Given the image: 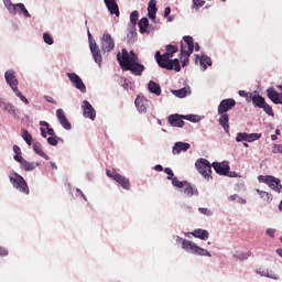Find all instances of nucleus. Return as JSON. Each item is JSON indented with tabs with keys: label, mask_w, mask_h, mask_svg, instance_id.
<instances>
[{
	"label": "nucleus",
	"mask_w": 282,
	"mask_h": 282,
	"mask_svg": "<svg viewBox=\"0 0 282 282\" xmlns=\"http://www.w3.org/2000/svg\"><path fill=\"white\" fill-rule=\"evenodd\" d=\"M122 72H131L132 76H142L147 67L138 62V59L130 58L129 62L119 64Z\"/></svg>",
	"instance_id": "nucleus-1"
},
{
	"label": "nucleus",
	"mask_w": 282,
	"mask_h": 282,
	"mask_svg": "<svg viewBox=\"0 0 282 282\" xmlns=\"http://www.w3.org/2000/svg\"><path fill=\"white\" fill-rule=\"evenodd\" d=\"M0 109L14 118L15 120H21V110L14 106V104L8 101V99L0 97Z\"/></svg>",
	"instance_id": "nucleus-2"
},
{
	"label": "nucleus",
	"mask_w": 282,
	"mask_h": 282,
	"mask_svg": "<svg viewBox=\"0 0 282 282\" xmlns=\"http://www.w3.org/2000/svg\"><path fill=\"white\" fill-rule=\"evenodd\" d=\"M0 109L14 118L15 120H21V110L14 106V104L8 101V99L0 97Z\"/></svg>",
	"instance_id": "nucleus-3"
},
{
	"label": "nucleus",
	"mask_w": 282,
	"mask_h": 282,
	"mask_svg": "<svg viewBox=\"0 0 282 282\" xmlns=\"http://www.w3.org/2000/svg\"><path fill=\"white\" fill-rule=\"evenodd\" d=\"M258 182H260V184H267V186H269V188H271V191H274L275 193H282L281 180L276 178L275 176L259 175Z\"/></svg>",
	"instance_id": "nucleus-4"
},
{
	"label": "nucleus",
	"mask_w": 282,
	"mask_h": 282,
	"mask_svg": "<svg viewBox=\"0 0 282 282\" xmlns=\"http://www.w3.org/2000/svg\"><path fill=\"white\" fill-rule=\"evenodd\" d=\"M196 170L205 180H213V164L206 159H198L195 162Z\"/></svg>",
	"instance_id": "nucleus-5"
},
{
	"label": "nucleus",
	"mask_w": 282,
	"mask_h": 282,
	"mask_svg": "<svg viewBox=\"0 0 282 282\" xmlns=\"http://www.w3.org/2000/svg\"><path fill=\"white\" fill-rule=\"evenodd\" d=\"M9 180L13 187L20 191V193H24V195H30V187L28 186V183L25 182V178H23V176L17 173H11Z\"/></svg>",
	"instance_id": "nucleus-6"
},
{
	"label": "nucleus",
	"mask_w": 282,
	"mask_h": 282,
	"mask_svg": "<svg viewBox=\"0 0 282 282\" xmlns=\"http://www.w3.org/2000/svg\"><path fill=\"white\" fill-rule=\"evenodd\" d=\"M182 248L183 250H186L187 252H192V254H199L200 257H212L210 252L208 250L196 246L195 242L184 239L182 241Z\"/></svg>",
	"instance_id": "nucleus-7"
},
{
	"label": "nucleus",
	"mask_w": 282,
	"mask_h": 282,
	"mask_svg": "<svg viewBox=\"0 0 282 282\" xmlns=\"http://www.w3.org/2000/svg\"><path fill=\"white\" fill-rule=\"evenodd\" d=\"M13 152L15 153L13 160L19 162L24 171H34V169L39 166V163L28 162L25 159H23L21 148L19 145L13 147Z\"/></svg>",
	"instance_id": "nucleus-8"
},
{
	"label": "nucleus",
	"mask_w": 282,
	"mask_h": 282,
	"mask_svg": "<svg viewBox=\"0 0 282 282\" xmlns=\"http://www.w3.org/2000/svg\"><path fill=\"white\" fill-rule=\"evenodd\" d=\"M183 41L184 42H181V56H191L195 51V41L191 35H184Z\"/></svg>",
	"instance_id": "nucleus-9"
},
{
	"label": "nucleus",
	"mask_w": 282,
	"mask_h": 282,
	"mask_svg": "<svg viewBox=\"0 0 282 282\" xmlns=\"http://www.w3.org/2000/svg\"><path fill=\"white\" fill-rule=\"evenodd\" d=\"M4 80L12 91L19 89V79L17 78V70L13 68L4 72Z\"/></svg>",
	"instance_id": "nucleus-10"
},
{
	"label": "nucleus",
	"mask_w": 282,
	"mask_h": 282,
	"mask_svg": "<svg viewBox=\"0 0 282 282\" xmlns=\"http://www.w3.org/2000/svg\"><path fill=\"white\" fill-rule=\"evenodd\" d=\"M66 76L70 80L75 89H78V91H80L82 94H87V86H85V83L83 82L80 76H78V74L67 73Z\"/></svg>",
	"instance_id": "nucleus-11"
},
{
	"label": "nucleus",
	"mask_w": 282,
	"mask_h": 282,
	"mask_svg": "<svg viewBox=\"0 0 282 282\" xmlns=\"http://www.w3.org/2000/svg\"><path fill=\"white\" fill-rule=\"evenodd\" d=\"M106 175L115 180V182L120 184V186L126 191H129L131 188V182H129V178H127L126 176H122L119 173L111 172L109 170H107Z\"/></svg>",
	"instance_id": "nucleus-12"
},
{
	"label": "nucleus",
	"mask_w": 282,
	"mask_h": 282,
	"mask_svg": "<svg viewBox=\"0 0 282 282\" xmlns=\"http://www.w3.org/2000/svg\"><path fill=\"white\" fill-rule=\"evenodd\" d=\"M155 61L162 69H167L169 72L173 70V67L171 66V57H169V54H160V51L155 52Z\"/></svg>",
	"instance_id": "nucleus-13"
},
{
	"label": "nucleus",
	"mask_w": 282,
	"mask_h": 282,
	"mask_svg": "<svg viewBox=\"0 0 282 282\" xmlns=\"http://www.w3.org/2000/svg\"><path fill=\"white\" fill-rule=\"evenodd\" d=\"M116 47V41L109 33H105L101 37V50L102 52H113V48Z\"/></svg>",
	"instance_id": "nucleus-14"
},
{
	"label": "nucleus",
	"mask_w": 282,
	"mask_h": 282,
	"mask_svg": "<svg viewBox=\"0 0 282 282\" xmlns=\"http://www.w3.org/2000/svg\"><path fill=\"white\" fill-rule=\"evenodd\" d=\"M130 58H132L133 61H139L138 54H135V52L133 51H130L129 54V51H127V48H122L121 54H117V61L119 65H122V63H129Z\"/></svg>",
	"instance_id": "nucleus-15"
},
{
	"label": "nucleus",
	"mask_w": 282,
	"mask_h": 282,
	"mask_svg": "<svg viewBox=\"0 0 282 282\" xmlns=\"http://www.w3.org/2000/svg\"><path fill=\"white\" fill-rule=\"evenodd\" d=\"M237 101L232 98L223 99L218 105V113H228V111L235 109Z\"/></svg>",
	"instance_id": "nucleus-16"
},
{
	"label": "nucleus",
	"mask_w": 282,
	"mask_h": 282,
	"mask_svg": "<svg viewBox=\"0 0 282 282\" xmlns=\"http://www.w3.org/2000/svg\"><path fill=\"white\" fill-rule=\"evenodd\" d=\"M261 140V133L239 132L236 137V142H257Z\"/></svg>",
	"instance_id": "nucleus-17"
},
{
	"label": "nucleus",
	"mask_w": 282,
	"mask_h": 282,
	"mask_svg": "<svg viewBox=\"0 0 282 282\" xmlns=\"http://www.w3.org/2000/svg\"><path fill=\"white\" fill-rule=\"evenodd\" d=\"M212 166L214 171L217 173V175H228V172L230 171V162L228 161H223L221 163L219 162H214L212 163Z\"/></svg>",
	"instance_id": "nucleus-18"
},
{
	"label": "nucleus",
	"mask_w": 282,
	"mask_h": 282,
	"mask_svg": "<svg viewBox=\"0 0 282 282\" xmlns=\"http://www.w3.org/2000/svg\"><path fill=\"white\" fill-rule=\"evenodd\" d=\"M84 118H89V120H96V109L88 100H84L82 104Z\"/></svg>",
	"instance_id": "nucleus-19"
},
{
	"label": "nucleus",
	"mask_w": 282,
	"mask_h": 282,
	"mask_svg": "<svg viewBox=\"0 0 282 282\" xmlns=\"http://www.w3.org/2000/svg\"><path fill=\"white\" fill-rule=\"evenodd\" d=\"M56 118L61 124V127H63V129H65L66 131H72V122H69V120L67 119V116H65V111L63 109H57L56 110Z\"/></svg>",
	"instance_id": "nucleus-20"
},
{
	"label": "nucleus",
	"mask_w": 282,
	"mask_h": 282,
	"mask_svg": "<svg viewBox=\"0 0 282 282\" xmlns=\"http://www.w3.org/2000/svg\"><path fill=\"white\" fill-rule=\"evenodd\" d=\"M90 52L93 54V58L95 63H97L98 67H102V55L100 54V47L96 42H90Z\"/></svg>",
	"instance_id": "nucleus-21"
},
{
	"label": "nucleus",
	"mask_w": 282,
	"mask_h": 282,
	"mask_svg": "<svg viewBox=\"0 0 282 282\" xmlns=\"http://www.w3.org/2000/svg\"><path fill=\"white\" fill-rule=\"evenodd\" d=\"M267 96L273 105H282V93L276 91L274 87H269L267 89Z\"/></svg>",
	"instance_id": "nucleus-22"
},
{
	"label": "nucleus",
	"mask_w": 282,
	"mask_h": 282,
	"mask_svg": "<svg viewBox=\"0 0 282 282\" xmlns=\"http://www.w3.org/2000/svg\"><path fill=\"white\" fill-rule=\"evenodd\" d=\"M12 17H17V14H22L24 19H32V14H30V11H28V8H25V4L23 2L15 3L14 12H11Z\"/></svg>",
	"instance_id": "nucleus-23"
},
{
	"label": "nucleus",
	"mask_w": 282,
	"mask_h": 282,
	"mask_svg": "<svg viewBox=\"0 0 282 282\" xmlns=\"http://www.w3.org/2000/svg\"><path fill=\"white\" fill-rule=\"evenodd\" d=\"M167 121L171 127H178L180 129H182V127H184V115H170L167 117Z\"/></svg>",
	"instance_id": "nucleus-24"
},
{
	"label": "nucleus",
	"mask_w": 282,
	"mask_h": 282,
	"mask_svg": "<svg viewBox=\"0 0 282 282\" xmlns=\"http://www.w3.org/2000/svg\"><path fill=\"white\" fill-rule=\"evenodd\" d=\"M104 2L110 14L120 17V8L118 7V2L116 0H104Z\"/></svg>",
	"instance_id": "nucleus-25"
},
{
	"label": "nucleus",
	"mask_w": 282,
	"mask_h": 282,
	"mask_svg": "<svg viewBox=\"0 0 282 282\" xmlns=\"http://www.w3.org/2000/svg\"><path fill=\"white\" fill-rule=\"evenodd\" d=\"M127 41L130 45H133V43L138 41V30L135 29V26H128Z\"/></svg>",
	"instance_id": "nucleus-26"
},
{
	"label": "nucleus",
	"mask_w": 282,
	"mask_h": 282,
	"mask_svg": "<svg viewBox=\"0 0 282 282\" xmlns=\"http://www.w3.org/2000/svg\"><path fill=\"white\" fill-rule=\"evenodd\" d=\"M218 116H220V118L218 119L219 124H221L223 129L226 131V133H228L230 131V118L228 113L223 112L218 113Z\"/></svg>",
	"instance_id": "nucleus-27"
},
{
	"label": "nucleus",
	"mask_w": 282,
	"mask_h": 282,
	"mask_svg": "<svg viewBox=\"0 0 282 282\" xmlns=\"http://www.w3.org/2000/svg\"><path fill=\"white\" fill-rule=\"evenodd\" d=\"M147 102H149L145 98L138 96L134 100V105L139 111V113H147Z\"/></svg>",
	"instance_id": "nucleus-28"
},
{
	"label": "nucleus",
	"mask_w": 282,
	"mask_h": 282,
	"mask_svg": "<svg viewBox=\"0 0 282 282\" xmlns=\"http://www.w3.org/2000/svg\"><path fill=\"white\" fill-rule=\"evenodd\" d=\"M148 89L150 94H154V96H162V86L154 80L148 83Z\"/></svg>",
	"instance_id": "nucleus-29"
},
{
	"label": "nucleus",
	"mask_w": 282,
	"mask_h": 282,
	"mask_svg": "<svg viewBox=\"0 0 282 282\" xmlns=\"http://www.w3.org/2000/svg\"><path fill=\"white\" fill-rule=\"evenodd\" d=\"M256 192L259 195L260 199H262V202H265V204H271L272 199H274V196L270 192L259 188H257Z\"/></svg>",
	"instance_id": "nucleus-30"
},
{
	"label": "nucleus",
	"mask_w": 282,
	"mask_h": 282,
	"mask_svg": "<svg viewBox=\"0 0 282 282\" xmlns=\"http://www.w3.org/2000/svg\"><path fill=\"white\" fill-rule=\"evenodd\" d=\"M249 98L252 101V105L258 107V109H261L265 102V98H263L261 95L250 94Z\"/></svg>",
	"instance_id": "nucleus-31"
},
{
	"label": "nucleus",
	"mask_w": 282,
	"mask_h": 282,
	"mask_svg": "<svg viewBox=\"0 0 282 282\" xmlns=\"http://www.w3.org/2000/svg\"><path fill=\"white\" fill-rule=\"evenodd\" d=\"M191 235L196 239H200L202 241H206L208 237H210V234H208V230L206 229H196L192 231Z\"/></svg>",
	"instance_id": "nucleus-32"
},
{
	"label": "nucleus",
	"mask_w": 282,
	"mask_h": 282,
	"mask_svg": "<svg viewBox=\"0 0 282 282\" xmlns=\"http://www.w3.org/2000/svg\"><path fill=\"white\" fill-rule=\"evenodd\" d=\"M200 67L203 68V72H206L208 67H213V59L208 55H202L199 58Z\"/></svg>",
	"instance_id": "nucleus-33"
},
{
	"label": "nucleus",
	"mask_w": 282,
	"mask_h": 282,
	"mask_svg": "<svg viewBox=\"0 0 282 282\" xmlns=\"http://www.w3.org/2000/svg\"><path fill=\"white\" fill-rule=\"evenodd\" d=\"M46 133L50 135L46 142H63V139L54 132V128H46Z\"/></svg>",
	"instance_id": "nucleus-34"
},
{
	"label": "nucleus",
	"mask_w": 282,
	"mask_h": 282,
	"mask_svg": "<svg viewBox=\"0 0 282 282\" xmlns=\"http://www.w3.org/2000/svg\"><path fill=\"white\" fill-rule=\"evenodd\" d=\"M188 149H191V144L176 142L173 147V153L174 155H177V153H182V151H188Z\"/></svg>",
	"instance_id": "nucleus-35"
},
{
	"label": "nucleus",
	"mask_w": 282,
	"mask_h": 282,
	"mask_svg": "<svg viewBox=\"0 0 282 282\" xmlns=\"http://www.w3.org/2000/svg\"><path fill=\"white\" fill-rule=\"evenodd\" d=\"M183 188V193L186 195V197H193V195L197 194V189L194 188L191 183L185 182Z\"/></svg>",
	"instance_id": "nucleus-36"
},
{
	"label": "nucleus",
	"mask_w": 282,
	"mask_h": 282,
	"mask_svg": "<svg viewBox=\"0 0 282 282\" xmlns=\"http://www.w3.org/2000/svg\"><path fill=\"white\" fill-rule=\"evenodd\" d=\"M138 26H139L140 34H147V30L149 29V19L148 18H142L138 22Z\"/></svg>",
	"instance_id": "nucleus-37"
},
{
	"label": "nucleus",
	"mask_w": 282,
	"mask_h": 282,
	"mask_svg": "<svg viewBox=\"0 0 282 282\" xmlns=\"http://www.w3.org/2000/svg\"><path fill=\"white\" fill-rule=\"evenodd\" d=\"M173 96L176 98H186L191 94V88H180L177 90H172Z\"/></svg>",
	"instance_id": "nucleus-38"
},
{
	"label": "nucleus",
	"mask_w": 282,
	"mask_h": 282,
	"mask_svg": "<svg viewBox=\"0 0 282 282\" xmlns=\"http://www.w3.org/2000/svg\"><path fill=\"white\" fill-rule=\"evenodd\" d=\"M252 257V251L238 252L234 254V259L237 261H246Z\"/></svg>",
	"instance_id": "nucleus-39"
},
{
	"label": "nucleus",
	"mask_w": 282,
	"mask_h": 282,
	"mask_svg": "<svg viewBox=\"0 0 282 282\" xmlns=\"http://www.w3.org/2000/svg\"><path fill=\"white\" fill-rule=\"evenodd\" d=\"M33 151L41 158H44V160H50V156H47V154H45V152L43 151V147H41V143H34Z\"/></svg>",
	"instance_id": "nucleus-40"
},
{
	"label": "nucleus",
	"mask_w": 282,
	"mask_h": 282,
	"mask_svg": "<svg viewBox=\"0 0 282 282\" xmlns=\"http://www.w3.org/2000/svg\"><path fill=\"white\" fill-rule=\"evenodd\" d=\"M140 18V12L138 11H132L130 14V23L128 26H133L135 28L138 25V19Z\"/></svg>",
	"instance_id": "nucleus-41"
},
{
	"label": "nucleus",
	"mask_w": 282,
	"mask_h": 282,
	"mask_svg": "<svg viewBox=\"0 0 282 282\" xmlns=\"http://www.w3.org/2000/svg\"><path fill=\"white\" fill-rule=\"evenodd\" d=\"M148 14H158V1L150 0L148 4Z\"/></svg>",
	"instance_id": "nucleus-42"
},
{
	"label": "nucleus",
	"mask_w": 282,
	"mask_h": 282,
	"mask_svg": "<svg viewBox=\"0 0 282 282\" xmlns=\"http://www.w3.org/2000/svg\"><path fill=\"white\" fill-rule=\"evenodd\" d=\"M177 51H178L177 46L172 45V44H167L165 46V53L164 54H167V56L170 58H173V54H177Z\"/></svg>",
	"instance_id": "nucleus-43"
},
{
	"label": "nucleus",
	"mask_w": 282,
	"mask_h": 282,
	"mask_svg": "<svg viewBox=\"0 0 282 282\" xmlns=\"http://www.w3.org/2000/svg\"><path fill=\"white\" fill-rule=\"evenodd\" d=\"M13 94H15V96L21 100V102H24V105H30V100L28 99V97L23 96V93H21L19 88L13 90Z\"/></svg>",
	"instance_id": "nucleus-44"
},
{
	"label": "nucleus",
	"mask_w": 282,
	"mask_h": 282,
	"mask_svg": "<svg viewBox=\"0 0 282 282\" xmlns=\"http://www.w3.org/2000/svg\"><path fill=\"white\" fill-rule=\"evenodd\" d=\"M170 65L174 72H182V66L180 65V59H170Z\"/></svg>",
	"instance_id": "nucleus-45"
},
{
	"label": "nucleus",
	"mask_w": 282,
	"mask_h": 282,
	"mask_svg": "<svg viewBox=\"0 0 282 282\" xmlns=\"http://www.w3.org/2000/svg\"><path fill=\"white\" fill-rule=\"evenodd\" d=\"M192 10H199V8H204L206 6V1L204 0H192Z\"/></svg>",
	"instance_id": "nucleus-46"
},
{
	"label": "nucleus",
	"mask_w": 282,
	"mask_h": 282,
	"mask_svg": "<svg viewBox=\"0 0 282 282\" xmlns=\"http://www.w3.org/2000/svg\"><path fill=\"white\" fill-rule=\"evenodd\" d=\"M4 8H7L9 14H11V12H14V8L17 4L12 3V0H2Z\"/></svg>",
	"instance_id": "nucleus-47"
},
{
	"label": "nucleus",
	"mask_w": 282,
	"mask_h": 282,
	"mask_svg": "<svg viewBox=\"0 0 282 282\" xmlns=\"http://www.w3.org/2000/svg\"><path fill=\"white\" fill-rule=\"evenodd\" d=\"M43 41L46 45H54V37L47 32L43 33Z\"/></svg>",
	"instance_id": "nucleus-48"
},
{
	"label": "nucleus",
	"mask_w": 282,
	"mask_h": 282,
	"mask_svg": "<svg viewBox=\"0 0 282 282\" xmlns=\"http://www.w3.org/2000/svg\"><path fill=\"white\" fill-rule=\"evenodd\" d=\"M183 120H188V122H199V116H197V115H183Z\"/></svg>",
	"instance_id": "nucleus-49"
},
{
	"label": "nucleus",
	"mask_w": 282,
	"mask_h": 282,
	"mask_svg": "<svg viewBox=\"0 0 282 282\" xmlns=\"http://www.w3.org/2000/svg\"><path fill=\"white\" fill-rule=\"evenodd\" d=\"M260 109H263V111H264V113H267V116L274 117V111L272 110V107L270 105H268V102H264V105H262V107Z\"/></svg>",
	"instance_id": "nucleus-50"
},
{
	"label": "nucleus",
	"mask_w": 282,
	"mask_h": 282,
	"mask_svg": "<svg viewBox=\"0 0 282 282\" xmlns=\"http://www.w3.org/2000/svg\"><path fill=\"white\" fill-rule=\"evenodd\" d=\"M21 135H22V139L24 140V142H32V134H30V132L28 130L22 129Z\"/></svg>",
	"instance_id": "nucleus-51"
},
{
	"label": "nucleus",
	"mask_w": 282,
	"mask_h": 282,
	"mask_svg": "<svg viewBox=\"0 0 282 282\" xmlns=\"http://www.w3.org/2000/svg\"><path fill=\"white\" fill-rule=\"evenodd\" d=\"M119 85H121V87L126 90V91H129V89H131V83L124 78V79H121Z\"/></svg>",
	"instance_id": "nucleus-52"
},
{
	"label": "nucleus",
	"mask_w": 282,
	"mask_h": 282,
	"mask_svg": "<svg viewBox=\"0 0 282 282\" xmlns=\"http://www.w3.org/2000/svg\"><path fill=\"white\" fill-rule=\"evenodd\" d=\"M173 186H176V188H182L184 184H186V181L182 182L178 181L177 177H174L172 181Z\"/></svg>",
	"instance_id": "nucleus-53"
},
{
	"label": "nucleus",
	"mask_w": 282,
	"mask_h": 282,
	"mask_svg": "<svg viewBox=\"0 0 282 282\" xmlns=\"http://www.w3.org/2000/svg\"><path fill=\"white\" fill-rule=\"evenodd\" d=\"M155 30H158V28L153 24H148V30L145 31V34L151 35V34H155Z\"/></svg>",
	"instance_id": "nucleus-54"
},
{
	"label": "nucleus",
	"mask_w": 282,
	"mask_h": 282,
	"mask_svg": "<svg viewBox=\"0 0 282 282\" xmlns=\"http://www.w3.org/2000/svg\"><path fill=\"white\" fill-rule=\"evenodd\" d=\"M164 173H166L167 175V180L172 181L174 178V173L173 170H171V167H165Z\"/></svg>",
	"instance_id": "nucleus-55"
},
{
	"label": "nucleus",
	"mask_w": 282,
	"mask_h": 282,
	"mask_svg": "<svg viewBox=\"0 0 282 282\" xmlns=\"http://www.w3.org/2000/svg\"><path fill=\"white\" fill-rule=\"evenodd\" d=\"M198 210L202 215H206L207 217H210V215H213V212L208 208L200 207L198 208Z\"/></svg>",
	"instance_id": "nucleus-56"
},
{
	"label": "nucleus",
	"mask_w": 282,
	"mask_h": 282,
	"mask_svg": "<svg viewBox=\"0 0 282 282\" xmlns=\"http://www.w3.org/2000/svg\"><path fill=\"white\" fill-rule=\"evenodd\" d=\"M156 13H150L148 14L150 21H152V23H154V25H158V23H160V21H158V17L155 15Z\"/></svg>",
	"instance_id": "nucleus-57"
},
{
	"label": "nucleus",
	"mask_w": 282,
	"mask_h": 282,
	"mask_svg": "<svg viewBox=\"0 0 282 282\" xmlns=\"http://www.w3.org/2000/svg\"><path fill=\"white\" fill-rule=\"evenodd\" d=\"M273 153H282V144H274Z\"/></svg>",
	"instance_id": "nucleus-58"
},
{
	"label": "nucleus",
	"mask_w": 282,
	"mask_h": 282,
	"mask_svg": "<svg viewBox=\"0 0 282 282\" xmlns=\"http://www.w3.org/2000/svg\"><path fill=\"white\" fill-rule=\"evenodd\" d=\"M44 100H46V102H50L51 105H56V100H54V98H52L51 96H44Z\"/></svg>",
	"instance_id": "nucleus-59"
},
{
	"label": "nucleus",
	"mask_w": 282,
	"mask_h": 282,
	"mask_svg": "<svg viewBox=\"0 0 282 282\" xmlns=\"http://www.w3.org/2000/svg\"><path fill=\"white\" fill-rule=\"evenodd\" d=\"M0 257H8V249L0 247Z\"/></svg>",
	"instance_id": "nucleus-60"
},
{
	"label": "nucleus",
	"mask_w": 282,
	"mask_h": 282,
	"mask_svg": "<svg viewBox=\"0 0 282 282\" xmlns=\"http://www.w3.org/2000/svg\"><path fill=\"white\" fill-rule=\"evenodd\" d=\"M40 133L42 138H47V129L46 128H40Z\"/></svg>",
	"instance_id": "nucleus-61"
},
{
	"label": "nucleus",
	"mask_w": 282,
	"mask_h": 282,
	"mask_svg": "<svg viewBox=\"0 0 282 282\" xmlns=\"http://www.w3.org/2000/svg\"><path fill=\"white\" fill-rule=\"evenodd\" d=\"M275 232H276V229H271V228L267 229V235H269V237L274 238Z\"/></svg>",
	"instance_id": "nucleus-62"
},
{
	"label": "nucleus",
	"mask_w": 282,
	"mask_h": 282,
	"mask_svg": "<svg viewBox=\"0 0 282 282\" xmlns=\"http://www.w3.org/2000/svg\"><path fill=\"white\" fill-rule=\"evenodd\" d=\"M225 176L226 177H238L239 175L237 174V172H230V170H229Z\"/></svg>",
	"instance_id": "nucleus-63"
},
{
	"label": "nucleus",
	"mask_w": 282,
	"mask_h": 282,
	"mask_svg": "<svg viewBox=\"0 0 282 282\" xmlns=\"http://www.w3.org/2000/svg\"><path fill=\"white\" fill-rule=\"evenodd\" d=\"M40 127L43 128V129H48L50 123L47 121H40Z\"/></svg>",
	"instance_id": "nucleus-64"
}]
</instances>
